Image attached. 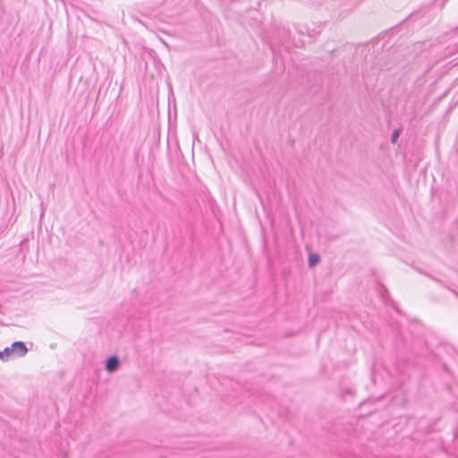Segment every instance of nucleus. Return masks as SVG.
Listing matches in <instances>:
<instances>
[{"label": "nucleus", "instance_id": "nucleus-3", "mask_svg": "<svg viewBox=\"0 0 458 458\" xmlns=\"http://www.w3.org/2000/svg\"><path fill=\"white\" fill-rule=\"evenodd\" d=\"M279 35L282 38V43L284 42H291V31L289 29H282L281 30H279Z\"/></svg>", "mask_w": 458, "mask_h": 458}, {"label": "nucleus", "instance_id": "nucleus-7", "mask_svg": "<svg viewBox=\"0 0 458 458\" xmlns=\"http://www.w3.org/2000/svg\"><path fill=\"white\" fill-rule=\"evenodd\" d=\"M380 287H381L380 293H381L382 297H384L385 294H388V291L385 285L380 284Z\"/></svg>", "mask_w": 458, "mask_h": 458}, {"label": "nucleus", "instance_id": "nucleus-6", "mask_svg": "<svg viewBox=\"0 0 458 458\" xmlns=\"http://www.w3.org/2000/svg\"><path fill=\"white\" fill-rule=\"evenodd\" d=\"M402 133V129L401 128H397V129H394V131L392 132V135H391V143L392 144H395L397 142V140L399 138V136L401 135Z\"/></svg>", "mask_w": 458, "mask_h": 458}, {"label": "nucleus", "instance_id": "nucleus-2", "mask_svg": "<svg viewBox=\"0 0 458 458\" xmlns=\"http://www.w3.org/2000/svg\"><path fill=\"white\" fill-rule=\"evenodd\" d=\"M11 351L13 355L17 357H23L28 352V348L24 342L15 341L11 345Z\"/></svg>", "mask_w": 458, "mask_h": 458}, {"label": "nucleus", "instance_id": "nucleus-4", "mask_svg": "<svg viewBox=\"0 0 458 458\" xmlns=\"http://www.w3.org/2000/svg\"><path fill=\"white\" fill-rule=\"evenodd\" d=\"M320 260V257L317 253H310L308 259V264L310 267H315Z\"/></svg>", "mask_w": 458, "mask_h": 458}, {"label": "nucleus", "instance_id": "nucleus-1", "mask_svg": "<svg viewBox=\"0 0 458 458\" xmlns=\"http://www.w3.org/2000/svg\"><path fill=\"white\" fill-rule=\"evenodd\" d=\"M120 359L116 355L108 356L105 361V369L108 373L115 372L120 367Z\"/></svg>", "mask_w": 458, "mask_h": 458}, {"label": "nucleus", "instance_id": "nucleus-5", "mask_svg": "<svg viewBox=\"0 0 458 458\" xmlns=\"http://www.w3.org/2000/svg\"><path fill=\"white\" fill-rule=\"evenodd\" d=\"M12 355L13 353L10 347H6L4 351H0V359L4 361H7Z\"/></svg>", "mask_w": 458, "mask_h": 458}, {"label": "nucleus", "instance_id": "nucleus-8", "mask_svg": "<svg viewBox=\"0 0 458 458\" xmlns=\"http://www.w3.org/2000/svg\"><path fill=\"white\" fill-rule=\"evenodd\" d=\"M430 277H431V279H434V280H436V281H438V280H437V279H436L434 276H430Z\"/></svg>", "mask_w": 458, "mask_h": 458}]
</instances>
